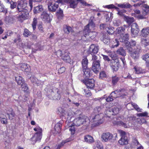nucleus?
<instances>
[{
  "mask_svg": "<svg viewBox=\"0 0 149 149\" xmlns=\"http://www.w3.org/2000/svg\"><path fill=\"white\" fill-rule=\"evenodd\" d=\"M100 116L99 114H97L93 118V121L95 122V124L96 125H100L102 123V122L101 120V118H99Z\"/></svg>",
  "mask_w": 149,
  "mask_h": 149,
  "instance_id": "nucleus-22",
  "label": "nucleus"
},
{
  "mask_svg": "<svg viewBox=\"0 0 149 149\" xmlns=\"http://www.w3.org/2000/svg\"><path fill=\"white\" fill-rule=\"evenodd\" d=\"M83 93L86 95V96L87 97H90L92 95L90 91L87 89H83Z\"/></svg>",
  "mask_w": 149,
  "mask_h": 149,
  "instance_id": "nucleus-40",
  "label": "nucleus"
},
{
  "mask_svg": "<svg viewBox=\"0 0 149 149\" xmlns=\"http://www.w3.org/2000/svg\"><path fill=\"white\" fill-rule=\"evenodd\" d=\"M0 120L1 123L4 124H7V120L6 118H5L0 117Z\"/></svg>",
  "mask_w": 149,
  "mask_h": 149,
  "instance_id": "nucleus-62",
  "label": "nucleus"
},
{
  "mask_svg": "<svg viewBox=\"0 0 149 149\" xmlns=\"http://www.w3.org/2000/svg\"><path fill=\"white\" fill-rule=\"evenodd\" d=\"M119 45V41L118 40L116 39L113 41L112 45L111 46V47L114 48L115 47H117Z\"/></svg>",
  "mask_w": 149,
  "mask_h": 149,
  "instance_id": "nucleus-45",
  "label": "nucleus"
},
{
  "mask_svg": "<svg viewBox=\"0 0 149 149\" xmlns=\"http://www.w3.org/2000/svg\"><path fill=\"white\" fill-rule=\"evenodd\" d=\"M23 34L24 36L28 37L31 34V33L28 29H25L24 30V32Z\"/></svg>",
  "mask_w": 149,
  "mask_h": 149,
  "instance_id": "nucleus-46",
  "label": "nucleus"
},
{
  "mask_svg": "<svg viewBox=\"0 0 149 149\" xmlns=\"http://www.w3.org/2000/svg\"><path fill=\"white\" fill-rule=\"evenodd\" d=\"M5 112H6L7 115L10 114V113H11L13 112L12 109L10 108H7L5 109Z\"/></svg>",
  "mask_w": 149,
  "mask_h": 149,
  "instance_id": "nucleus-61",
  "label": "nucleus"
},
{
  "mask_svg": "<svg viewBox=\"0 0 149 149\" xmlns=\"http://www.w3.org/2000/svg\"><path fill=\"white\" fill-rule=\"evenodd\" d=\"M64 51H62L61 50H58L56 52V55L58 57H62Z\"/></svg>",
  "mask_w": 149,
  "mask_h": 149,
  "instance_id": "nucleus-59",
  "label": "nucleus"
},
{
  "mask_svg": "<svg viewBox=\"0 0 149 149\" xmlns=\"http://www.w3.org/2000/svg\"><path fill=\"white\" fill-rule=\"evenodd\" d=\"M136 42L132 40L130 42H127L125 43V45L130 56L134 60L138 58L141 49L139 45H137L136 46Z\"/></svg>",
  "mask_w": 149,
  "mask_h": 149,
  "instance_id": "nucleus-1",
  "label": "nucleus"
},
{
  "mask_svg": "<svg viewBox=\"0 0 149 149\" xmlns=\"http://www.w3.org/2000/svg\"><path fill=\"white\" fill-rule=\"evenodd\" d=\"M84 72V76L87 79L92 75V71L89 68H88L83 69Z\"/></svg>",
  "mask_w": 149,
  "mask_h": 149,
  "instance_id": "nucleus-15",
  "label": "nucleus"
},
{
  "mask_svg": "<svg viewBox=\"0 0 149 149\" xmlns=\"http://www.w3.org/2000/svg\"><path fill=\"white\" fill-rule=\"evenodd\" d=\"M34 130L35 131L37 132L35 134H37L38 135H41L42 129L38 127L35 128Z\"/></svg>",
  "mask_w": 149,
  "mask_h": 149,
  "instance_id": "nucleus-47",
  "label": "nucleus"
},
{
  "mask_svg": "<svg viewBox=\"0 0 149 149\" xmlns=\"http://www.w3.org/2000/svg\"><path fill=\"white\" fill-rule=\"evenodd\" d=\"M139 30H131V33L132 36L135 37L137 36L139 32Z\"/></svg>",
  "mask_w": 149,
  "mask_h": 149,
  "instance_id": "nucleus-50",
  "label": "nucleus"
},
{
  "mask_svg": "<svg viewBox=\"0 0 149 149\" xmlns=\"http://www.w3.org/2000/svg\"><path fill=\"white\" fill-rule=\"evenodd\" d=\"M119 109L118 107H114L112 109V111L114 114H116L118 113L119 112Z\"/></svg>",
  "mask_w": 149,
  "mask_h": 149,
  "instance_id": "nucleus-60",
  "label": "nucleus"
},
{
  "mask_svg": "<svg viewBox=\"0 0 149 149\" xmlns=\"http://www.w3.org/2000/svg\"><path fill=\"white\" fill-rule=\"evenodd\" d=\"M117 125H119L125 128H127L128 127L127 124L121 121L118 122H117Z\"/></svg>",
  "mask_w": 149,
  "mask_h": 149,
  "instance_id": "nucleus-53",
  "label": "nucleus"
},
{
  "mask_svg": "<svg viewBox=\"0 0 149 149\" xmlns=\"http://www.w3.org/2000/svg\"><path fill=\"white\" fill-rule=\"evenodd\" d=\"M65 117L67 119L66 122H68V123L69 122V121L71 122V120H70L72 117V114L71 111H69L67 114L65 115Z\"/></svg>",
  "mask_w": 149,
  "mask_h": 149,
  "instance_id": "nucleus-33",
  "label": "nucleus"
},
{
  "mask_svg": "<svg viewBox=\"0 0 149 149\" xmlns=\"http://www.w3.org/2000/svg\"><path fill=\"white\" fill-rule=\"evenodd\" d=\"M132 105L134 108L138 112H141L142 110V109H140L138 106L135 103L132 104Z\"/></svg>",
  "mask_w": 149,
  "mask_h": 149,
  "instance_id": "nucleus-56",
  "label": "nucleus"
},
{
  "mask_svg": "<svg viewBox=\"0 0 149 149\" xmlns=\"http://www.w3.org/2000/svg\"><path fill=\"white\" fill-rule=\"evenodd\" d=\"M71 140V139L70 138H69L63 141L60 144L56 146V149H60V148L63 146L65 143L69 142Z\"/></svg>",
  "mask_w": 149,
  "mask_h": 149,
  "instance_id": "nucleus-34",
  "label": "nucleus"
},
{
  "mask_svg": "<svg viewBox=\"0 0 149 149\" xmlns=\"http://www.w3.org/2000/svg\"><path fill=\"white\" fill-rule=\"evenodd\" d=\"M68 3L70 4V7L72 8H75L77 6L78 3L74 0H68Z\"/></svg>",
  "mask_w": 149,
  "mask_h": 149,
  "instance_id": "nucleus-27",
  "label": "nucleus"
},
{
  "mask_svg": "<svg viewBox=\"0 0 149 149\" xmlns=\"http://www.w3.org/2000/svg\"><path fill=\"white\" fill-rule=\"evenodd\" d=\"M119 60L118 58H115L111 60L110 65L113 71H117L119 65Z\"/></svg>",
  "mask_w": 149,
  "mask_h": 149,
  "instance_id": "nucleus-7",
  "label": "nucleus"
},
{
  "mask_svg": "<svg viewBox=\"0 0 149 149\" xmlns=\"http://www.w3.org/2000/svg\"><path fill=\"white\" fill-rule=\"evenodd\" d=\"M95 149H103L102 143L100 141H97L95 146Z\"/></svg>",
  "mask_w": 149,
  "mask_h": 149,
  "instance_id": "nucleus-35",
  "label": "nucleus"
},
{
  "mask_svg": "<svg viewBox=\"0 0 149 149\" xmlns=\"http://www.w3.org/2000/svg\"><path fill=\"white\" fill-rule=\"evenodd\" d=\"M58 7V5L56 3L53 4L52 3H49L48 5L49 10L51 12L55 11Z\"/></svg>",
  "mask_w": 149,
  "mask_h": 149,
  "instance_id": "nucleus-16",
  "label": "nucleus"
},
{
  "mask_svg": "<svg viewBox=\"0 0 149 149\" xmlns=\"http://www.w3.org/2000/svg\"><path fill=\"white\" fill-rule=\"evenodd\" d=\"M99 49L98 46L92 44L89 47L88 52L91 55L96 54L98 52Z\"/></svg>",
  "mask_w": 149,
  "mask_h": 149,
  "instance_id": "nucleus-9",
  "label": "nucleus"
},
{
  "mask_svg": "<svg viewBox=\"0 0 149 149\" xmlns=\"http://www.w3.org/2000/svg\"><path fill=\"white\" fill-rule=\"evenodd\" d=\"M57 16L59 19H61L63 17V11L60 8L57 12Z\"/></svg>",
  "mask_w": 149,
  "mask_h": 149,
  "instance_id": "nucleus-37",
  "label": "nucleus"
},
{
  "mask_svg": "<svg viewBox=\"0 0 149 149\" xmlns=\"http://www.w3.org/2000/svg\"><path fill=\"white\" fill-rule=\"evenodd\" d=\"M141 58L143 60L145 61L146 62L149 61V54L147 53L143 55L142 56Z\"/></svg>",
  "mask_w": 149,
  "mask_h": 149,
  "instance_id": "nucleus-44",
  "label": "nucleus"
},
{
  "mask_svg": "<svg viewBox=\"0 0 149 149\" xmlns=\"http://www.w3.org/2000/svg\"><path fill=\"white\" fill-rule=\"evenodd\" d=\"M113 28L108 27L106 28V30L108 34H112L114 33V31L113 29Z\"/></svg>",
  "mask_w": 149,
  "mask_h": 149,
  "instance_id": "nucleus-51",
  "label": "nucleus"
},
{
  "mask_svg": "<svg viewBox=\"0 0 149 149\" xmlns=\"http://www.w3.org/2000/svg\"><path fill=\"white\" fill-rule=\"evenodd\" d=\"M131 30H139L138 26L136 23H133L131 26Z\"/></svg>",
  "mask_w": 149,
  "mask_h": 149,
  "instance_id": "nucleus-57",
  "label": "nucleus"
},
{
  "mask_svg": "<svg viewBox=\"0 0 149 149\" xmlns=\"http://www.w3.org/2000/svg\"><path fill=\"white\" fill-rule=\"evenodd\" d=\"M42 0H29V5L30 8V9H31L33 7V5L32 1L36 2H40Z\"/></svg>",
  "mask_w": 149,
  "mask_h": 149,
  "instance_id": "nucleus-58",
  "label": "nucleus"
},
{
  "mask_svg": "<svg viewBox=\"0 0 149 149\" xmlns=\"http://www.w3.org/2000/svg\"><path fill=\"white\" fill-rule=\"evenodd\" d=\"M45 94L48 96L52 95L53 92L54 93V92L52 90V87L50 86H47L45 89Z\"/></svg>",
  "mask_w": 149,
  "mask_h": 149,
  "instance_id": "nucleus-19",
  "label": "nucleus"
},
{
  "mask_svg": "<svg viewBox=\"0 0 149 149\" xmlns=\"http://www.w3.org/2000/svg\"><path fill=\"white\" fill-rule=\"evenodd\" d=\"M37 23V18H34L33 19V21L32 24V26L33 30L35 29Z\"/></svg>",
  "mask_w": 149,
  "mask_h": 149,
  "instance_id": "nucleus-48",
  "label": "nucleus"
},
{
  "mask_svg": "<svg viewBox=\"0 0 149 149\" xmlns=\"http://www.w3.org/2000/svg\"><path fill=\"white\" fill-rule=\"evenodd\" d=\"M15 80L18 84L19 85H21L22 84L24 83L23 78L19 75H17L15 77Z\"/></svg>",
  "mask_w": 149,
  "mask_h": 149,
  "instance_id": "nucleus-26",
  "label": "nucleus"
},
{
  "mask_svg": "<svg viewBox=\"0 0 149 149\" xmlns=\"http://www.w3.org/2000/svg\"><path fill=\"white\" fill-rule=\"evenodd\" d=\"M143 6L146 9L143 12V14L147 15L149 13V6L146 4H144L143 5Z\"/></svg>",
  "mask_w": 149,
  "mask_h": 149,
  "instance_id": "nucleus-38",
  "label": "nucleus"
},
{
  "mask_svg": "<svg viewBox=\"0 0 149 149\" xmlns=\"http://www.w3.org/2000/svg\"><path fill=\"white\" fill-rule=\"evenodd\" d=\"M21 87L22 88V90L26 92H27L29 91V88L27 86V85L25 83H23V84H21Z\"/></svg>",
  "mask_w": 149,
  "mask_h": 149,
  "instance_id": "nucleus-39",
  "label": "nucleus"
},
{
  "mask_svg": "<svg viewBox=\"0 0 149 149\" xmlns=\"http://www.w3.org/2000/svg\"><path fill=\"white\" fill-rule=\"evenodd\" d=\"M141 42L142 45L145 47L149 45V38L147 36H141Z\"/></svg>",
  "mask_w": 149,
  "mask_h": 149,
  "instance_id": "nucleus-14",
  "label": "nucleus"
},
{
  "mask_svg": "<svg viewBox=\"0 0 149 149\" xmlns=\"http://www.w3.org/2000/svg\"><path fill=\"white\" fill-rule=\"evenodd\" d=\"M63 30L64 32L67 34H68L70 32H72V30L71 27L67 26H64Z\"/></svg>",
  "mask_w": 149,
  "mask_h": 149,
  "instance_id": "nucleus-36",
  "label": "nucleus"
},
{
  "mask_svg": "<svg viewBox=\"0 0 149 149\" xmlns=\"http://www.w3.org/2000/svg\"><path fill=\"white\" fill-rule=\"evenodd\" d=\"M85 141L88 143H90L94 141L93 138L89 135H87L84 137Z\"/></svg>",
  "mask_w": 149,
  "mask_h": 149,
  "instance_id": "nucleus-28",
  "label": "nucleus"
},
{
  "mask_svg": "<svg viewBox=\"0 0 149 149\" xmlns=\"http://www.w3.org/2000/svg\"><path fill=\"white\" fill-rule=\"evenodd\" d=\"M116 5L118 7L121 8H130L132 7V6L130 4L125 2L122 3H116Z\"/></svg>",
  "mask_w": 149,
  "mask_h": 149,
  "instance_id": "nucleus-18",
  "label": "nucleus"
},
{
  "mask_svg": "<svg viewBox=\"0 0 149 149\" xmlns=\"http://www.w3.org/2000/svg\"><path fill=\"white\" fill-rule=\"evenodd\" d=\"M108 54L110 57L112 58H115L117 57V55L114 52H109Z\"/></svg>",
  "mask_w": 149,
  "mask_h": 149,
  "instance_id": "nucleus-42",
  "label": "nucleus"
},
{
  "mask_svg": "<svg viewBox=\"0 0 149 149\" xmlns=\"http://www.w3.org/2000/svg\"><path fill=\"white\" fill-rule=\"evenodd\" d=\"M118 132L120 136H121V137L126 136H125L126 133L124 131L121 130H119L118 131Z\"/></svg>",
  "mask_w": 149,
  "mask_h": 149,
  "instance_id": "nucleus-63",
  "label": "nucleus"
},
{
  "mask_svg": "<svg viewBox=\"0 0 149 149\" xmlns=\"http://www.w3.org/2000/svg\"><path fill=\"white\" fill-rule=\"evenodd\" d=\"M134 69L136 73L137 74H139L143 72L142 68L136 66L134 67Z\"/></svg>",
  "mask_w": 149,
  "mask_h": 149,
  "instance_id": "nucleus-41",
  "label": "nucleus"
},
{
  "mask_svg": "<svg viewBox=\"0 0 149 149\" xmlns=\"http://www.w3.org/2000/svg\"><path fill=\"white\" fill-rule=\"evenodd\" d=\"M112 83L113 85H115L119 80V78L115 76L112 77Z\"/></svg>",
  "mask_w": 149,
  "mask_h": 149,
  "instance_id": "nucleus-49",
  "label": "nucleus"
},
{
  "mask_svg": "<svg viewBox=\"0 0 149 149\" xmlns=\"http://www.w3.org/2000/svg\"><path fill=\"white\" fill-rule=\"evenodd\" d=\"M88 60L86 58H84L82 60L81 62L82 68L83 69L87 68L88 64Z\"/></svg>",
  "mask_w": 149,
  "mask_h": 149,
  "instance_id": "nucleus-31",
  "label": "nucleus"
},
{
  "mask_svg": "<svg viewBox=\"0 0 149 149\" xmlns=\"http://www.w3.org/2000/svg\"><path fill=\"white\" fill-rule=\"evenodd\" d=\"M125 20L128 23L129 26L134 22V18L133 17H129L127 16H124Z\"/></svg>",
  "mask_w": 149,
  "mask_h": 149,
  "instance_id": "nucleus-24",
  "label": "nucleus"
},
{
  "mask_svg": "<svg viewBox=\"0 0 149 149\" xmlns=\"http://www.w3.org/2000/svg\"><path fill=\"white\" fill-rule=\"evenodd\" d=\"M10 3V7L11 9H14L16 8L17 6L18 5L16 2L13 1H11Z\"/></svg>",
  "mask_w": 149,
  "mask_h": 149,
  "instance_id": "nucleus-55",
  "label": "nucleus"
},
{
  "mask_svg": "<svg viewBox=\"0 0 149 149\" xmlns=\"http://www.w3.org/2000/svg\"><path fill=\"white\" fill-rule=\"evenodd\" d=\"M21 70L25 72H29L31 70L30 66L26 63L21 64L20 65Z\"/></svg>",
  "mask_w": 149,
  "mask_h": 149,
  "instance_id": "nucleus-17",
  "label": "nucleus"
},
{
  "mask_svg": "<svg viewBox=\"0 0 149 149\" xmlns=\"http://www.w3.org/2000/svg\"><path fill=\"white\" fill-rule=\"evenodd\" d=\"M116 52L117 54L122 56H125L126 54L125 50L122 47H120L118 49Z\"/></svg>",
  "mask_w": 149,
  "mask_h": 149,
  "instance_id": "nucleus-30",
  "label": "nucleus"
},
{
  "mask_svg": "<svg viewBox=\"0 0 149 149\" xmlns=\"http://www.w3.org/2000/svg\"><path fill=\"white\" fill-rule=\"evenodd\" d=\"M100 69V63L99 61L93 62L92 66L93 71L95 73H97Z\"/></svg>",
  "mask_w": 149,
  "mask_h": 149,
  "instance_id": "nucleus-10",
  "label": "nucleus"
},
{
  "mask_svg": "<svg viewBox=\"0 0 149 149\" xmlns=\"http://www.w3.org/2000/svg\"><path fill=\"white\" fill-rule=\"evenodd\" d=\"M58 113L61 114L63 115H65V110L61 107H59L58 108Z\"/></svg>",
  "mask_w": 149,
  "mask_h": 149,
  "instance_id": "nucleus-54",
  "label": "nucleus"
},
{
  "mask_svg": "<svg viewBox=\"0 0 149 149\" xmlns=\"http://www.w3.org/2000/svg\"><path fill=\"white\" fill-rule=\"evenodd\" d=\"M97 35V33L95 32H88L84 35L85 37L87 39L91 38L93 39Z\"/></svg>",
  "mask_w": 149,
  "mask_h": 149,
  "instance_id": "nucleus-13",
  "label": "nucleus"
},
{
  "mask_svg": "<svg viewBox=\"0 0 149 149\" xmlns=\"http://www.w3.org/2000/svg\"><path fill=\"white\" fill-rule=\"evenodd\" d=\"M119 143L121 145H126L128 143V141L127 136L121 137L118 141Z\"/></svg>",
  "mask_w": 149,
  "mask_h": 149,
  "instance_id": "nucleus-23",
  "label": "nucleus"
},
{
  "mask_svg": "<svg viewBox=\"0 0 149 149\" xmlns=\"http://www.w3.org/2000/svg\"><path fill=\"white\" fill-rule=\"evenodd\" d=\"M141 36H146L148 34H149V27L143 28L141 30Z\"/></svg>",
  "mask_w": 149,
  "mask_h": 149,
  "instance_id": "nucleus-29",
  "label": "nucleus"
},
{
  "mask_svg": "<svg viewBox=\"0 0 149 149\" xmlns=\"http://www.w3.org/2000/svg\"><path fill=\"white\" fill-rule=\"evenodd\" d=\"M68 54V52L67 50L64 51L62 56V59L66 62L69 63L70 62L71 59Z\"/></svg>",
  "mask_w": 149,
  "mask_h": 149,
  "instance_id": "nucleus-12",
  "label": "nucleus"
},
{
  "mask_svg": "<svg viewBox=\"0 0 149 149\" xmlns=\"http://www.w3.org/2000/svg\"><path fill=\"white\" fill-rule=\"evenodd\" d=\"M120 37L119 38V40L121 42H124L127 41L129 39V35L127 34H125L120 35Z\"/></svg>",
  "mask_w": 149,
  "mask_h": 149,
  "instance_id": "nucleus-20",
  "label": "nucleus"
},
{
  "mask_svg": "<svg viewBox=\"0 0 149 149\" xmlns=\"http://www.w3.org/2000/svg\"><path fill=\"white\" fill-rule=\"evenodd\" d=\"M17 9L19 12H21L17 16L18 20L20 22H23V21L28 18L29 14L26 9L27 2L26 1H21L17 2Z\"/></svg>",
  "mask_w": 149,
  "mask_h": 149,
  "instance_id": "nucleus-2",
  "label": "nucleus"
},
{
  "mask_svg": "<svg viewBox=\"0 0 149 149\" xmlns=\"http://www.w3.org/2000/svg\"><path fill=\"white\" fill-rule=\"evenodd\" d=\"M95 27V24L92 21L90 22L87 25L86 27L88 29H90L93 28Z\"/></svg>",
  "mask_w": 149,
  "mask_h": 149,
  "instance_id": "nucleus-52",
  "label": "nucleus"
},
{
  "mask_svg": "<svg viewBox=\"0 0 149 149\" xmlns=\"http://www.w3.org/2000/svg\"><path fill=\"white\" fill-rule=\"evenodd\" d=\"M125 29L123 27H118L116 30V31L117 33L120 35L123 34L124 32Z\"/></svg>",
  "mask_w": 149,
  "mask_h": 149,
  "instance_id": "nucleus-32",
  "label": "nucleus"
},
{
  "mask_svg": "<svg viewBox=\"0 0 149 149\" xmlns=\"http://www.w3.org/2000/svg\"><path fill=\"white\" fill-rule=\"evenodd\" d=\"M115 138H114L113 134L109 132L103 133L101 136V138L103 141L107 142L108 141H113L116 140V138L117 137V134H115Z\"/></svg>",
  "mask_w": 149,
  "mask_h": 149,
  "instance_id": "nucleus-4",
  "label": "nucleus"
},
{
  "mask_svg": "<svg viewBox=\"0 0 149 149\" xmlns=\"http://www.w3.org/2000/svg\"><path fill=\"white\" fill-rule=\"evenodd\" d=\"M103 42L105 44H107L109 42L110 40L108 36H103L102 40Z\"/></svg>",
  "mask_w": 149,
  "mask_h": 149,
  "instance_id": "nucleus-43",
  "label": "nucleus"
},
{
  "mask_svg": "<svg viewBox=\"0 0 149 149\" xmlns=\"http://www.w3.org/2000/svg\"><path fill=\"white\" fill-rule=\"evenodd\" d=\"M72 124H71L69 126V130L71 132L72 135L74 134L75 131V128L74 125L79 126L86 123H87L86 125L89 124L90 121L88 117L85 116H82L81 117H79L75 118L72 121Z\"/></svg>",
  "mask_w": 149,
  "mask_h": 149,
  "instance_id": "nucleus-3",
  "label": "nucleus"
},
{
  "mask_svg": "<svg viewBox=\"0 0 149 149\" xmlns=\"http://www.w3.org/2000/svg\"><path fill=\"white\" fill-rule=\"evenodd\" d=\"M106 75H107L104 71H102L100 74V78H102L105 77H106Z\"/></svg>",
  "mask_w": 149,
  "mask_h": 149,
  "instance_id": "nucleus-64",
  "label": "nucleus"
},
{
  "mask_svg": "<svg viewBox=\"0 0 149 149\" xmlns=\"http://www.w3.org/2000/svg\"><path fill=\"white\" fill-rule=\"evenodd\" d=\"M43 8L42 6L41 5H39L34 8L33 13L35 14L40 13L43 10Z\"/></svg>",
  "mask_w": 149,
  "mask_h": 149,
  "instance_id": "nucleus-25",
  "label": "nucleus"
},
{
  "mask_svg": "<svg viewBox=\"0 0 149 149\" xmlns=\"http://www.w3.org/2000/svg\"><path fill=\"white\" fill-rule=\"evenodd\" d=\"M83 82L88 88H93L95 86V81L92 79H86L83 80Z\"/></svg>",
  "mask_w": 149,
  "mask_h": 149,
  "instance_id": "nucleus-6",
  "label": "nucleus"
},
{
  "mask_svg": "<svg viewBox=\"0 0 149 149\" xmlns=\"http://www.w3.org/2000/svg\"><path fill=\"white\" fill-rule=\"evenodd\" d=\"M42 135H38L35 134L34 136L31 138L33 144H34L37 141H39L41 139Z\"/></svg>",
  "mask_w": 149,
  "mask_h": 149,
  "instance_id": "nucleus-21",
  "label": "nucleus"
},
{
  "mask_svg": "<svg viewBox=\"0 0 149 149\" xmlns=\"http://www.w3.org/2000/svg\"><path fill=\"white\" fill-rule=\"evenodd\" d=\"M62 122H59L57 123L54 127V129L52 131V132L55 134H56L60 132L61 131Z\"/></svg>",
  "mask_w": 149,
  "mask_h": 149,
  "instance_id": "nucleus-11",
  "label": "nucleus"
},
{
  "mask_svg": "<svg viewBox=\"0 0 149 149\" xmlns=\"http://www.w3.org/2000/svg\"><path fill=\"white\" fill-rule=\"evenodd\" d=\"M41 18L45 22H50L52 19V15L49 14L46 11H43L41 15Z\"/></svg>",
  "mask_w": 149,
  "mask_h": 149,
  "instance_id": "nucleus-8",
  "label": "nucleus"
},
{
  "mask_svg": "<svg viewBox=\"0 0 149 149\" xmlns=\"http://www.w3.org/2000/svg\"><path fill=\"white\" fill-rule=\"evenodd\" d=\"M127 94V93L124 89H119L112 92L111 93V96L115 98L125 96Z\"/></svg>",
  "mask_w": 149,
  "mask_h": 149,
  "instance_id": "nucleus-5",
  "label": "nucleus"
}]
</instances>
